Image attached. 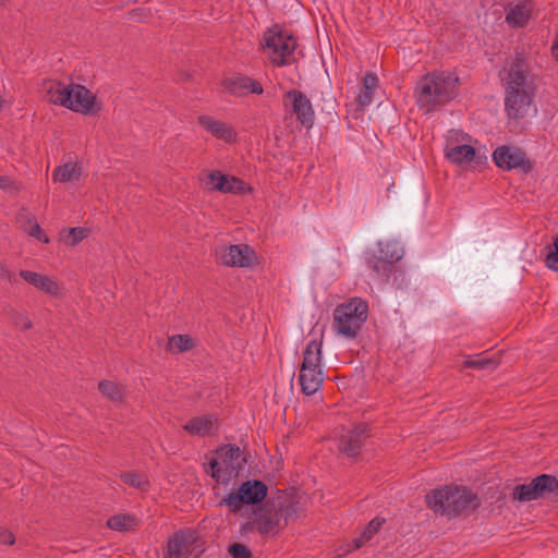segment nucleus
<instances>
[{"label": "nucleus", "mask_w": 558, "mask_h": 558, "mask_svg": "<svg viewBox=\"0 0 558 558\" xmlns=\"http://www.w3.org/2000/svg\"><path fill=\"white\" fill-rule=\"evenodd\" d=\"M505 109L510 119H523L532 105L536 92V76L530 63L517 54L504 69Z\"/></svg>", "instance_id": "nucleus-1"}, {"label": "nucleus", "mask_w": 558, "mask_h": 558, "mask_svg": "<svg viewBox=\"0 0 558 558\" xmlns=\"http://www.w3.org/2000/svg\"><path fill=\"white\" fill-rule=\"evenodd\" d=\"M459 77L450 72H434L423 76L415 86L416 104L425 113L444 106L458 93Z\"/></svg>", "instance_id": "nucleus-2"}, {"label": "nucleus", "mask_w": 558, "mask_h": 558, "mask_svg": "<svg viewBox=\"0 0 558 558\" xmlns=\"http://www.w3.org/2000/svg\"><path fill=\"white\" fill-rule=\"evenodd\" d=\"M426 505L435 513L448 518L475 510L480 507L478 497L466 487L444 486L426 495Z\"/></svg>", "instance_id": "nucleus-3"}, {"label": "nucleus", "mask_w": 558, "mask_h": 558, "mask_svg": "<svg viewBox=\"0 0 558 558\" xmlns=\"http://www.w3.org/2000/svg\"><path fill=\"white\" fill-rule=\"evenodd\" d=\"M215 454L204 464L205 472L218 484L228 486L239 475L246 460L240 447L231 444L218 447Z\"/></svg>", "instance_id": "nucleus-4"}, {"label": "nucleus", "mask_w": 558, "mask_h": 558, "mask_svg": "<svg viewBox=\"0 0 558 558\" xmlns=\"http://www.w3.org/2000/svg\"><path fill=\"white\" fill-rule=\"evenodd\" d=\"M367 316V302L361 298H352L335 308L332 327L338 335L348 339H354L357 337Z\"/></svg>", "instance_id": "nucleus-5"}, {"label": "nucleus", "mask_w": 558, "mask_h": 558, "mask_svg": "<svg viewBox=\"0 0 558 558\" xmlns=\"http://www.w3.org/2000/svg\"><path fill=\"white\" fill-rule=\"evenodd\" d=\"M262 48L277 66L291 65L296 61V39L279 25H274L264 33Z\"/></svg>", "instance_id": "nucleus-6"}, {"label": "nucleus", "mask_w": 558, "mask_h": 558, "mask_svg": "<svg viewBox=\"0 0 558 558\" xmlns=\"http://www.w3.org/2000/svg\"><path fill=\"white\" fill-rule=\"evenodd\" d=\"M267 490L266 484L262 481H245L236 490L232 488L229 494L219 501L218 506H226L230 512L236 513L243 506L262 502L267 496Z\"/></svg>", "instance_id": "nucleus-7"}, {"label": "nucleus", "mask_w": 558, "mask_h": 558, "mask_svg": "<svg viewBox=\"0 0 558 558\" xmlns=\"http://www.w3.org/2000/svg\"><path fill=\"white\" fill-rule=\"evenodd\" d=\"M558 495V480L554 475L542 474L529 484L517 485L512 490L513 499L521 502L545 498L550 494Z\"/></svg>", "instance_id": "nucleus-8"}, {"label": "nucleus", "mask_w": 558, "mask_h": 558, "mask_svg": "<svg viewBox=\"0 0 558 558\" xmlns=\"http://www.w3.org/2000/svg\"><path fill=\"white\" fill-rule=\"evenodd\" d=\"M493 160L502 170H519L524 174L530 173L534 168L526 154L515 146L502 145L497 147L493 153Z\"/></svg>", "instance_id": "nucleus-9"}, {"label": "nucleus", "mask_w": 558, "mask_h": 558, "mask_svg": "<svg viewBox=\"0 0 558 558\" xmlns=\"http://www.w3.org/2000/svg\"><path fill=\"white\" fill-rule=\"evenodd\" d=\"M369 436L371 429L368 424H357L354 428L339 436L337 439V448L347 457L355 458L361 453V450Z\"/></svg>", "instance_id": "nucleus-10"}, {"label": "nucleus", "mask_w": 558, "mask_h": 558, "mask_svg": "<svg viewBox=\"0 0 558 558\" xmlns=\"http://www.w3.org/2000/svg\"><path fill=\"white\" fill-rule=\"evenodd\" d=\"M287 99L291 102V113L295 116L296 121L305 129H312L315 111L310 98L299 89H290L284 94V106H287Z\"/></svg>", "instance_id": "nucleus-11"}, {"label": "nucleus", "mask_w": 558, "mask_h": 558, "mask_svg": "<svg viewBox=\"0 0 558 558\" xmlns=\"http://www.w3.org/2000/svg\"><path fill=\"white\" fill-rule=\"evenodd\" d=\"M68 109L82 114H90L100 110L96 96L81 84H72Z\"/></svg>", "instance_id": "nucleus-12"}, {"label": "nucleus", "mask_w": 558, "mask_h": 558, "mask_svg": "<svg viewBox=\"0 0 558 558\" xmlns=\"http://www.w3.org/2000/svg\"><path fill=\"white\" fill-rule=\"evenodd\" d=\"M255 258V252L246 244L226 246L219 255L220 263L228 267H250Z\"/></svg>", "instance_id": "nucleus-13"}, {"label": "nucleus", "mask_w": 558, "mask_h": 558, "mask_svg": "<svg viewBox=\"0 0 558 558\" xmlns=\"http://www.w3.org/2000/svg\"><path fill=\"white\" fill-rule=\"evenodd\" d=\"M256 531L263 536L267 537L270 534L275 535L280 529V521L278 511H276V504L267 501L264 507L254 511Z\"/></svg>", "instance_id": "nucleus-14"}, {"label": "nucleus", "mask_w": 558, "mask_h": 558, "mask_svg": "<svg viewBox=\"0 0 558 558\" xmlns=\"http://www.w3.org/2000/svg\"><path fill=\"white\" fill-rule=\"evenodd\" d=\"M221 85L227 92L235 96H245L250 93L260 95L264 90L258 81L242 74H233L223 78Z\"/></svg>", "instance_id": "nucleus-15"}, {"label": "nucleus", "mask_w": 558, "mask_h": 558, "mask_svg": "<svg viewBox=\"0 0 558 558\" xmlns=\"http://www.w3.org/2000/svg\"><path fill=\"white\" fill-rule=\"evenodd\" d=\"M196 542V534L192 531H178L168 541L165 558H189L192 545Z\"/></svg>", "instance_id": "nucleus-16"}, {"label": "nucleus", "mask_w": 558, "mask_h": 558, "mask_svg": "<svg viewBox=\"0 0 558 558\" xmlns=\"http://www.w3.org/2000/svg\"><path fill=\"white\" fill-rule=\"evenodd\" d=\"M458 135L459 132L457 131L451 130L449 132V136L447 137L445 145V156L448 160L457 165L470 162L475 157V148L468 144H456L454 141L458 140Z\"/></svg>", "instance_id": "nucleus-17"}, {"label": "nucleus", "mask_w": 558, "mask_h": 558, "mask_svg": "<svg viewBox=\"0 0 558 558\" xmlns=\"http://www.w3.org/2000/svg\"><path fill=\"white\" fill-rule=\"evenodd\" d=\"M198 124L217 140L226 143H233L236 138L234 129L223 121L216 120L211 116L201 114L197 117Z\"/></svg>", "instance_id": "nucleus-18"}, {"label": "nucleus", "mask_w": 558, "mask_h": 558, "mask_svg": "<svg viewBox=\"0 0 558 558\" xmlns=\"http://www.w3.org/2000/svg\"><path fill=\"white\" fill-rule=\"evenodd\" d=\"M324 375L322 368H300L299 383L301 390L306 396H312L318 391L323 385Z\"/></svg>", "instance_id": "nucleus-19"}, {"label": "nucleus", "mask_w": 558, "mask_h": 558, "mask_svg": "<svg viewBox=\"0 0 558 558\" xmlns=\"http://www.w3.org/2000/svg\"><path fill=\"white\" fill-rule=\"evenodd\" d=\"M366 267L371 270V276L381 282H388L395 269L391 260L385 259L379 254H373L367 257Z\"/></svg>", "instance_id": "nucleus-20"}, {"label": "nucleus", "mask_w": 558, "mask_h": 558, "mask_svg": "<svg viewBox=\"0 0 558 558\" xmlns=\"http://www.w3.org/2000/svg\"><path fill=\"white\" fill-rule=\"evenodd\" d=\"M532 11L533 4L529 0L510 5L506 14V22L512 27H523L527 24Z\"/></svg>", "instance_id": "nucleus-21"}, {"label": "nucleus", "mask_w": 558, "mask_h": 558, "mask_svg": "<svg viewBox=\"0 0 558 558\" xmlns=\"http://www.w3.org/2000/svg\"><path fill=\"white\" fill-rule=\"evenodd\" d=\"M323 340L312 339L307 342L303 351V361L301 367L307 368H322L323 361Z\"/></svg>", "instance_id": "nucleus-22"}, {"label": "nucleus", "mask_w": 558, "mask_h": 558, "mask_svg": "<svg viewBox=\"0 0 558 558\" xmlns=\"http://www.w3.org/2000/svg\"><path fill=\"white\" fill-rule=\"evenodd\" d=\"M20 277L23 278L29 284L36 287L39 290L45 291L46 293H49L51 295H56L58 293V284L45 275L31 270H21Z\"/></svg>", "instance_id": "nucleus-23"}, {"label": "nucleus", "mask_w": 558, "mask_h": 558, "mask_svg": "<svg viewBox=\"0 0 558 558\" xmlns=\"http://www.w3.org/2000/svg\"><path fill=\"white\" fill-rule=\"evenodd\" d=\"M71 85H65L61 82L53 81L50 83L47 95L49 97V101L68 108L70 96H71Z\"/></svg>", "instance_id": "nucleus-24"}, {"label": "nucleus", "mask_w": 558, "mask_h": 558, "mask_svg": "<svg viewBox=\"0 0 558 558\" xmlns=\"http://www.w3.org/2000/svg\"><path fill=\"white\" fill-rule=\"evenodd\" d=\"M214 423L213 415L195 416L183 425V429L191 435L205 436L210 433Z\"/></svg>", "instance_id": "nucleus-25"}, {"label": "nucleus", "mask_w": 558, "mask_h": 558, "mask_svg": "<svg viewBox=\"0 0 558 558\" xmlns=\"http://www.w3.org/2000/svg\"><path fill=\"white\" fill-rule=\"evenodd\" d=\"M378 78L372 73L367 72L363 77L362 88L356 97V101L360 107L364 108L371 105L373 101L374 90L377 87Z\"/></svg>", "instance_id": "nucleus-26"}, {"label": "nucleus", "mask_w": 558, "mask_h": 558, "mask_svg": "<svg viewBox=\"0 0 558 558\" xmlns=\"http://www.w3.org/2000/svg\"><path fill=\"white\" fill-rule=\"evenodd\" d=\"M20 220L22 222L23 230L28 233L31 236H34L40 242L48 243L49 239L38 225L34 215L28 211L20 214Z\"/></svg>", "instance_id": "nucleus-27"}, {"label": "nucleus", "mask_w": 558, "mask_h": 558, "mask_svg": "<svg viewBox=\"0 0 558 558\" xmlns=\"http://www.w3.org/2000/svg\"><path fill=\"white\" fill-rule=\"evenodd\" d=\"M82 167L77 163H64L57 167L52 172L54 182L66 183L78 180L81 177Z\"/></svg>", "instance_id": "nucleus-28"}, {"label": "nucleus", "mask_w": 558, "mask_h": 558, "mask_svg": "<svg viewBox=\"0 0 558 558\" xmlns=\"http://www.w3.org/2000/svg\"><path fill=\"white\" fill-rule=\"evenodd\" d=\"M98 389L110 401L121 403L124 400L125 388L112 380H101L98 384Z\"/></svg>", "instance_id": "nucleus-29"}, {"label": "nucleus", "mask_w": 558, "mask_h": 558, "mask_svg": "<svg viewBox=\"0 0 558 558\" xmlns=\"http://www.w3.org/2000/svg\"><path fill=\"white\" fill-rule=\"evenodd\" d=\"M377 254H379L381 257H384L387 260H391V264L395 266L397 262H399L403 256V250L399 245L398 242L395 241H386V242H378V251Z\"/></svg>", "instance_id": "nucleus-30"}, {"label": "nucleus", "mask_w": 558, "mask_h": 558, "mask_svg": "<svg viewBox=\"0 0 558 558\" xmlns=\"http://www.w3.org/2000/svg\"><path fill=\"white\" fill-rule=\"evenodd\" d=\"M270 504H276V511H278L279 521L283 519L287 523L290 520L296 519L298 506L294 501L279 497L277 500L270 501Z\"/></svg>", "instance_id": "nucleus-31"}, {"label": "nucleus", "mask_w": 558, "mask_h": 558, "mask_svg": "<svg viewBox=\"0 0 558 558\" xmlns=\"http://www.w3.org/2000/svg\"><path fill=\"white\" fill-rule=\"evenodd\" d=\"M136 525L137 519L131 514H116L107 521V526L118 532L133 530Z\"/></svg>", "instance_id": "nucleus-32"}, {"label": "nucleus", "mask_w": 558, "mask_h": 558, "mask_svg": "<svg viewBox=\"0 0 558 558\" xmlns=\"http://www.w3.org/2000/svg\"><path fill=\"white\" fill-rule=\"evenodd\" d=\"M168 347L177 352H185L194 347V340L189 335H174L169 337Z\"/></svg>", "instance_id": "nucleus-33"}, {"label": "nucleus", "mask_w": 558, "mask_h": 558, "mask_svg": "<svg viewBox=\"0 0 558 558\" xmlns=\"http://www.w3.org/2000/svg\"><path fill=\"white\" fill-rule=\"evenodd\" d=\"M121 481L131 487H135L142 490H146L148 488V481L146 477L135 472L122 473Z\"/></svg>", "instance_id": "nucleus-34"}, {"label": "nucleus", "mask_w": 558, "mask_h": 558, "mask_svg": "<svg viewBox=\"0 0 558 558\" xmlns=\"http://www.w3.org/2000/svg\"><path fill=\"white\" fill-rule=\"evenodd\" d=\"M248 190V185L243 180L228 175L223 193L243 194Z\"/></svg>", "instance_id": "nucleus-35"}, {"label": "nucleus", "mask_w": 558, "mask_h": 558, "mask_svg": "<svg viewBox=\"0 0 558 558\" xmlns=\"http://www.w3.org/2000/svg\"><path fill=\"white\" fill-rule=\"evenodd\" d=\"M66 243L71 246L77 245L81 241L88 236L89 230L82 227L71 228L66 231Z\"/></svg>", "instance_id": "nucleus-36"}, {"label": "nucleus", "mask_w": 558, "mask_h": 558, "mask_svg": "<svg viewBox=\"0 0 558 558\" xmlns=\"http://www.w3.org/2000/svg\"><path fill=\"white\" fill-rule=\"evenodd\" d=\"M465 366L470 368L476 369H485V368H495L497 366V362L493 359H485L481 356L469 357L465 361Z\"/></svg>", "instance_id": "nucleus-37"}, {"label": "nucleus", "mask_w": 558, "mask_h": 558, "mask_svg": "<svg viewBox=\"0 0 558 558\" xmlns=\"http://www.w3.org/2000/svg\"><path fill=\"white\" fill-rule=\"evenodd\" d=\"M227 178L228 175L220 171H211L207 177L208 183L211 184V190L218 192H225Z\"/></svg>", "instance_id": "nucleus-38"}, {"label": "nucleus", "mask_w": 558, "mask_h": 558, "mask_svg": "<svg viewBox=\"0 0 558 558\" xmlns=\"http://www.w3.org/2000/svg\"><path fill=\"white\" fill-rule=\"evenodd\" d=\"M228 553L232 558H253L251 549L241 543L231 544L228 548Z\"/></svg>", "instance_id": "nucleus-39"}, {"label": "nucleus", "mask_w": 558, "mask_h": 558, "mask_svg": "<svg viewBox=\"0 0 558 558\" xmlns=\"http://www.w3.org/2000/svg\"><path fill=\"white\" fill-rule=\"evenodd\" d=\"M385 523L384 518L376 517L374 518L362 532V537L365 539H371L374 534H376L381 525Z\"/></svg>", "instance_id": "nucleus-40"}, {"label": "nucleus", "mask_w": 558, "mask_h": 558, "mask_svg": "<svg viewBox=\"0 0 558 558\" xmlns=\"http://www.w3.org/2000/svg\"><path fill=\"white\" fill-rule=\"evenodd\" d=\"M546 266L558 271V236L554 241V248L546 256Z\"/></svg>", "instance_id": "nucleus-41"}, {"label": "nucleus", "mask_w": 558, "mask_h": 558, "mask_svg": "<svg viewBox=\"0 0 558 558\" xmlns=\"http://www.w3.org/2000/svg\"><path fill=\"white\" fill-rule=\"evenodd\" d=\"M12 320L15 326H17L24 330H27V329L32 328V326H33L31 319L28 318V316L25 313L14 312L12 315Z\"/></svg>", "instance_id": "nucleus-42"}, {"label": "nucleus", "mask_w": 558, "mask_h": 558, "mask_svg": "<svg viewBox=\"0 0 558 558\" xmlns=\"http://www.w3.org/2000/svg\"><path fill=\"white\" fill-rule=\"evenodd\" d=\"M15 543V535L12 531L0 526V544L12 546Z\"/></svg>", "instance_id": "nucleus-43"}, {"label": "nucleus", "mask_w": 558, "mask_h": 558, "mask_svg": "<svg viewBox=\"0 0 558 558\" xmlns=\"http://www.w3.org/2000/svg\"><path fill=\"white\" fill-rule=\"evenodd\" d=\"M0 277L12 282L13 278H14V274L11 272L4 264L0 263Z\"/></svg>", "instance_id": "nucleus-44"}, {"label": "nucleus", "mask_w": 558, "mask_h": 558, "mask_svg": "<svg viewBox=\"0 0 558 558\" xmlns=\"http://www.w3.org/2000/svg\"><path fill=\"white\" fill-rule=\"evenodd\" d=\"M255 530H256L255 518L252 521L242 524V526H241L242 533H248V532H253Z\"/></svg>", "instance_id": "nucleus-45"}, {"label": "nucleus", "mask_w": 558, "mask_h": 558, "mask_svg": "<svg viewBox=\"0 0 558 558\" xmlns=\"http://www.w3.org/2000/svg\"><path fill=\"white\" fill-rule=\"evenodd\" d=\"M12 181L9 177L0 175V189L7 190L11 186Z\"/></svg>", "instance_id": "nucleus-46"}, {"label": "nucleus", "mask_w": 558, "mask_h": 558, "mask_svg": "<svg viewBox=\"0 0 558 558\" xmlns=\"http://www.w3.org/2000/svg\"><path fill=\"white\" fill-rule=\"evenodd\" d=\"M368 539H365L364 537H362V534L360 535V537L353 539V548L354 549H359L360 547H362Z\"/></svg>", "instance_id": "nucleus-47"}, {"label": "nucleus", "mask_w": 558, "mask_h": 558, "mask_svg": "<svg viewBox=\"0 0 558 558\" xmlns=\"http://www.w3.org/2000/svg\"><path fill=\"white\" fill-rule=\"evenodd\" d=\"M553 53L558 59V41L553 46Z\"/></svg>", "instance_id": "nucleus-48"}, {"label": "nucleus", "mask_w": 558, "mask_h": 558, "mask_svg": "<svg viewBox=\"0 0 558 558\" xmlns=\"http://www.w3.org/2000/svg\"><path fill=\"white\" fill-rule=\"evenodd\" d=\"M4 102L5 101L3 99H0V110L2 109Z\"/></svg>", "instance_id": "nucleus-49"}]
</instances>
